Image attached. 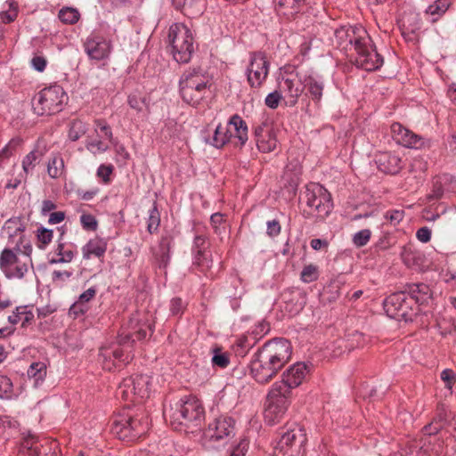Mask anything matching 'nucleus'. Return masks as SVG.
<instances>
[{
	"label": "nucleus",
	"mask_w": 456,
	"mask_h": 456,
	"mask_svg": "<svg viewBox=\"0 0 456 456\" xmlns=\"http://www.w3.org/2000/svg\"><path fill=\"white\" fill-rule=\"evenodd\" d=\"M31 259L20 257L12 248H5L0 253V269L7 279H23Z\"/></svg>",
	"instance_id": "ddd939ff"
},
{
	"label": "nucleus",
	"mask_w": 456,
	"mask_h": 456,
	"mask_svg": "<svg viewBox=\"0 0 456 456\" xmlns=\"http://www.w3.org/2000/svg\"><path fill=\"white\" fill-rule=\"evenodd\" d=\"M305 443L306 436L305 430L298 426H295L281 434L275 449L279 450L284 455L298 456L304 453Z\"/></svg>",
	"instance_id": "2eb2a0df"
},
{
	"label": "nucleus",
	"mask_w": 456,
	"mask_h": 456,
	"mask_svg": "<svg viewBox=\"0 0 456 456\" xmlns=\"http://www.w3.org/2000/svg\"><path fill=\"white\" fill-rule=\"evenodd\" d=\"M444 428L443 424H438L433 419V421L423 428V432L426 436H432L438 434Z\"/></svg>",
	"instance_id": "69168bd1"
},
{
	"label": "nucleus",
	"mask_w": 456,
	"mask_h": 456,
	"mask_svg": "<svg viewBox=\"0 0 456 456\" xmlns=\"http://www.w3.org/2000/svg\"><path fill=\"white\" fill-rule=\"evenodd\" d=\"M249 441L247 438H242L235 446L232 447L229 456H246Z\"/></svg>",
	"instance_id": "13d9d810"
},
{
	"label": "nucleus",
	"mask_w": 456,
	"mask_h": 456,
	"mask_svg": "<svg viewBox=\"0 0 456 456\" xmlns=\"http://www.w3.org/2000/svg\"><path fill=\"white\" fill-rule=\"evenodd\" d=\"M59 19L66 24H75L80 18V13L76 8L63 7L58 14Z\"/></svg>",
	"instance_id": "79ce46f5"
},
{
	"label": "nucleus",
	"mask_w": 456,
	"mask_h": 456,
	"mask_svg": "<svg viewBox=\"0 0 456 456\" xmlns=\"http://www.w3.org/2000/svg\"><path fill=\"white\" fill-rule=\"evenodd\" d=\"M168 41L174 59L179 63H187L194 52L193 36L183 24H173L168 30Z\"/></svg>",
	"instance_id": "6e6552de"
},
{
	"label": "nucleus",
	"mask_w": 456,
	"mask_h": 456,
	"mask_svg": "<svg viewBox=\"0 0 456 456\" xmlns=\"http://www.w3.org/2000/svg\"><path fill=\"white\" fill-rule=\"evenodd\" d=\"M63 234L64 231L61 228V232L58 240V244L54 252L55 255L59 256V261H63L64 263H70L76 255V251L69 248H66L65 244L61 242Z\"/></svg>",
	"instance_id": "58836bf2"
},
{
	"label": "nucleus",
	"mask_w": 456,
	"mask_h": 456,
	"mask_svg": "<svg viewBox=\"0 0 456 456\" xmlns=\"http://www.w3.org/2000/svg\"><path fill=\"white\" fill-rule=\"evenodd\" d=\"M303 87H305L310 98L316 105H319L323 95L325 82L323 77L317 74L311 72L305 75L302 80Z\"/></svg>",
	"instance_id": "412c9836"
},
{
	"label": "nucleus",
	"mask_w": 456,
	"mask_h": 456,
	"mask_svg": "<svg viewBox=\"0 0 456 456\" xmlns=\"http://www.w3.org/2000/svg\"><path fill=\"white\" fill-rule=\"evenodd\" d=\"M20 139H12L1 151L0 159H8L12 155L16 148L20 144Z\"/></svg>",
	"instance_id": "bf43d9fd"
},
{
	"label": "nucleus",
	"mask_w": 456,
	"mask_h": 456,
	"mask_svg": "<svg viewBox=\"0 0 456 456\" xmlns=\"http://www.w3.org/2000/svg\"><path fill=\"white\" fill-rule=\"evenodd\" d=\"M84 48L91 60L102 61L110 56L112 45L111 42L103 36L92 33L84 42Z\"/></svg>",
	"instance_id": "6ab92c4d"
},
{
	"label": "nucleus",
	"mask_w": 456,
	"mask_h": 456,
	"mask_svg": "<svg viewBox=\"0 0 456 456\" xmlns=\"http://www.w3.org/2000/svg\"><path fill=\"white\" fill-rule=\"evenodd\" d=\"M449 177L444 175L443 177H438L433 183V189L431 192L428 195L429 200H439L444 196V194L448 191V190L444 187V185L448 183Z\"/></svg>",
	"instance_id": "ea45409f"
},
{
	"label": "nucleus",
	"mask_w": 456,
	"mask_h": 456,
	"mask_svg": "<svg viewBox=\"0 0 456 456\" xmlns=\"http://www.w3.org/2000/svg\"><path fill=\"white\" fill-rule=\"evenodd\" d=\"M47 151L45 144L38 141L35 148L29 151L22 159V172L27 175H32L37 165L42 160Z\"/></svg>",
	"instance_id": "b1692460"
},
{
	"label": "nucleus",
	"mask_w": 456,
	"mask_h": 456,
	"mask_svg": "<svg viewBox=\"0 0 456 456\" xmlns=\"http://www.w3.org/2000/svg\"><path fill=\"white\" fill-rule=\"evenodd\" d=\"M86 149L94 155H96L107 151L109 146L101 140H93L86 143Z\"/></svg>",
	"instance_id": "4d7b16f0"
},
{
	"label": "nucleus",
	"mask_w": 456,
	"mask_h": 456,
	"mask_svg": "<svg viewBox=\"0 0 456 456\" xmlns=\"http://www.w3.org/2000/svg\"><path fill=\"white\" fill-rule=\"evenodd\" d=\"M235 434V421L229 416H219L208 424L205 436L210 441L226 443Z\"/></svg>",
	"instance_id": "dca6fc26"
},
{
	"label": "nucleus",
	"mask_w": 456,
	"mask_h": 456,
	"mask_svg": "<svg viewBox=\"0 0 456 456\" xmlns=\"http://www.w3.org/2000/svg\"><path fill=\"white\" fill-rule=\"evenodd\" d=\"M64 160L60 153L52 154L47 163V174L53 179H57L65 175Z\"/></svg>",
	"instance_id": "72a5a7b5"
},
{
	"label": "nucleus",
	"mask_w": 456,
	"mask_h": 456,
	"mask_svg": "<svg viewBox=\"0 0 456 456\" xmlns=\"http://www.w3.org/2000/svg\"><path fill=\"white\" fill-rule=\"evenodd\" d=\"M151 333V324L149 322L132 318L128 327L122 330L115 341L100 348L99 363L103 370L109 371L120 364L128 363L133 359L132 349L135 340H142Z\"/></svg>",
	"instance_id": "f257e3e1"
},
{
	"label": "nucleus",
	"mask_w": 456,
	"mask_h": 456,
	"mask_svg": "<svg viewBox=\"0 0 456 456\" xmlns=\"http://www.w3.org/2000/svg\"><path fill=\"white\" fill-rule=\"evenodd\" d=\"M9 4V9L6 11H3L0 12V18L3 22L4 23H11L12 22L18 15V9L17 5L14 2H7Z\"/></svg>",
	"instance_id": "6e6d98bb"
},
{
	"label": "nucleus",
	"mask_w": 456,
	"mask_h": 456,
	"mask_svg": "<svg viewBox=\"0 0 456 456\" xmlns=\"http://www.w3.org/2000/svg\"><path fill=\"white\" fill-rule=\"evenodd\" d=\"M87 131V126L81 120H73L70 123L69 129V138L72 142H76L80 139Z\"/></svg>",
	"instance_id": "a19ab883"
},
{
	"label": "nucleus",
	"mask_w": 456,
	"mask_h": 456,
	"mask_svg": "<svg viewBox=\"0 0 456 456\" xmlns=\"http://www.w3.org/2000/svg\"><path fill=\"white\" fill-rule=\"evenodd\" d=\"M27 375L29 379H33V381H34L33 386L35 387H37L40 383H42L44 381V379L46 376L45 364L41 362H33L29 366L28 370L27 371Z\"/></svg>",
	"instance_id": "e433bc0d"
},
{
	"label": "nucleus",
	"mask_w": 456,
	"mask_h": 456,
	"mask_svg": "<svg viewBox=\"0 0 456 456\" xmlns=\"http://www.w3.org/2000/svg\"><path fill=\"white\" fill-rule=\"evenodd\" d=\"M30 63L35 70L43 72L45 69L47 61L44 56L36 55L31 59Z\"/></svg>",
	"instance_id": "774afa93"
},
{
	"label": "nucleus",
	"mask_w": 456,
	"mask_h": 456,
	"mask_svg": "<svg viewBox=\"0 0 456 456\" xmlns=\"http://www.w3.org/2000/svg\"><path fill=\"white\" fill-rule=\"evenodd\" d=\"M151 377L135 374L123 379L118 387L117 395L125 401L136 402L149 397L151 387Z\"/></svg>",
	"instance_id": "9d476101"
},
{
	"label": "nucleus",
	"mask_w": 456,
	"mask_h": 456,
	"mask_svg": "<svg viewBox=\"0 0 456 456\" xmlns=\"http://www.w3.org/2000/svg\"><path fill=\"white\" fill-rule=\"evenodd\" d=\"M305 0H278V12L286 16H292L300 12Z\"/></svg>",
	"instance_id": "c9c22d12"
},
{
	"label": "nucleus",
	"mask_w": 456,
	"mask_h": 456,
	"mask_svg": "<svg viewBox=\"0 0 456 456\" xmlns=\"http://www.w3.org/2000/svg\"><path fill=\"white\" fill-rule=\"evenodd\" d=\"M387 316L398 321H412L418 314V306L406 291H398L388 296L383 303Z\"/></svg>",
	"instance_id": "1a4fd4ad"
},
{
	"label": "nucleus",
	"mask_w": 456,
	"mask_h": 456,
	"mask_svg": "<svg viewBox=\"0 0 456 456\" xmlns=\"http://www.w3.org/2000/svg\"><path fill=\"white\" fill-rule=\"evenodd\" d=\"M164 416H168L170 424L175 429L182 427H198L204 419L205 411L200 401L195 396H184L181 398L168 411H164Z\"/></svg>",
	"instance_id": "7ed1b4c3"
},
{
	"label": "nucleus",
	"mask_w": 456,
	"mask_h": 456,
	"mask_svg": "<svg viewBox=\"0 0 456 456\" xmlns=\"http://www.w3.org/2000/svg\"><path fill=\"white\" fill-rule=\"evenodd\" d=\"M97 289L91 287L78 297L77 300L70 306L69 314L75 317L85 314L89 310L88 303L95 297Z\"/></svg>",
	"instance_id": "cd10ccee"
},
{
	"label": "nucleus",
	"mask_w": 456,
	"mask_h": 456,
	"mask_svg": "<svg viewBox=\"0 0 456 456\" xmlns=\"http://www.w3.org/2000/svg\"><path fill=\"white\" fill-rule=\"evenodd\" d=\"M73 273L71 271H53L52 273V281L53 283L58 285H62L65 281H67L71 276Z\"/></svg>",
	"instance_id": "e2e57ef3"
},
{
	"label": "nucleus",
	"mask_w": 456,
	"mask_h": 456,
	"mask_svg": "<svg viewBox=\"0 0 456 456\" xmlns=\"http://www.w3.org/2000/svg\"><path fill=\"white\" fill-rule=\"evenodd\" d=\"M291 354V345L286 338H274L265 343L250 362L252 378L257 383H267L290 360Z\"/></svg>",
	"instance_id": "f03ea898"
},
{
	"label": "nucleus",
	"mask_w": 456,
	"mask_h": 456,
	"mask_svg": "<svg viewBox=\"0 0 456 456\" xmlns=\"http://www.w3.org/2000/svg\"><path fill=\"white\" fill-rule=\"evenodd\" d=\"M12 395V383L7 376L0 375V398H11Z\"/></svg>",
	"instance_id": "603ef678"
},
{
	"label": "nucleus",
	"mask_w": 456,
	"mask_h": 456,
	"mask_svg": "<svg viewBox=\"0 0 456 456\" xmlns=\"http://www.w3.org/2000/svg\"><path fill=\"white\" fill-rule=\"evenodd\" d=\"M210 86V77L200 68L187 69L179 79V91L182 99L193 107L200 104Z\"/></svg>",
	"instance_id": "20e7f679"
},
{
	"label": "nucleus",
	"mask_w": 456,
	"mask_h": 456,
	"mask_svg": "<svg viewBox=\"0 0 456 456\" xmlns=\"http://www.w3.org/2000/svg\"><path fill=\"white\" fill-rule=\"evenodd\" d=\"M160 224V214L157 208L156 203L153 204L151 208L149 210L147 219V231L150 233H153L158 231Z\"/></svg>",
	"instance_id": "c03bdc74"
},
{
	"label": "nucleus",
	"mask_w": 456,
	"mask_h": 456,
	"mask_svg": "<svg viewBox=\"0 0 456 456\" xmlns=\"http://www.w3.org/2000/svg\"><path fill=\"white\" fill-rule=\"evenodd\" d=\"M26 224L20 217L8 219L3 228L2 232L7 236L8 243L13 245L20 237H24Z\"/></svg>",
	"instance_id": "393cba45"
},
{
	"label": "nucleus",
	"mask_w": 456,
	"mask_h": 456,
	"mask_svg": "<svg viewBox=\"0 0 456 456\" xmlns=\"http://www.w3.org/2000/svg\"><path fill=\"white\" fill-rule=\"evenodd\" d=\"M82 255L84 259H90L91 257H102L107 250V242L100 238L91 239L86 243L82 248Z\"/></svg>",
	"instance_id": "c85d7f7f"
},
{
	"label": "nucleus",
	"mask_w": 456,
	"mask_h": 456,
	"mask_svg": "<svg viewBox=\"0 0 456 456\" xmlns=\"http://www.w3.org/2000/svg\"><path fill=\"white\" fill-rule=\"evenodd\" d=\"M232 137V131H230L227 126L218 124L214 129L212 134L208 137H205L204 140L207 143L220 149L226 144Z\"/></svg>",
	"instance_id": "7c9ffc66"
},
{
	"label": "nucleus",
	"mask_w": 456,
	"mask_h": 456,
	"mask_svg": "<svg viewBox=\"0 0 456 456\" xmlns=\"http://www.w3.org/2000/svg\"><path fill=\"white\" fill-rule=\"evenodd\" d=\"M256 141L258 150L262 152H271L276 149L278 144L274 131L266 132L265 135Z\"/></svg>",
	"instance_id": "4c0bfd02"
},
{
	"label": "nucleus",
	"mask_w": 456,
	"mask_h": 456,
	"mask_svg": "<svg viewBox=\"0 0 456 456\" xmlns=\"http://www.w3.org/2000/svg\"><path fill=\"white\" fill-rule=\"evenodd\" d=\"M405 291L414 300L418 307L419 305L427 303L431 296L430 288L424 283L410 284Z\"/></svg>",
	"instance_id": "2f4dec72"
},
{
	"label": "nucleus",
	"mask_w": 456,
	"mask_h": 456,
	"mask_svg": "<svg viewBox=\"0 0 456 456\" xmlns=\"http://www.w3.org/2000/svg\"><path fill=\"white\" fill-rule=\"evenodd\" d=\"M320 276L319 268L314 264L304 266L301 271L300 279L304 283H311L318 280Z\"/></svg>",
	"instance_id": "49530a36"
},
{
	"label": "nucleus",
	"mask_w": 456,
	"mask_h": 456,
	"mask_svg": "<svg viewBox=\"0 0 456 456\" xmlns=\"http://www.w3.org/2000/svg\"><path fill=\"white\" fill-rule=\"evenodd\" d=\"M371 236V232L370 229H362L353 236V243L357 248H362L370 241Z\"/></svg>",
	"instance_id": "3c124183"
},
{
	"label": "nucleus",
	"mask_w": 456,
	"mask_h": 456,
	"mask_svg": "<svg viewBox=\"0 0 456 456\" xmlns=\"http://www.w3.org/2000/svg\"><path fill=\"white\" fill-rule=\"evenodd\" d=\"M68 96L58 85L41 90L32 99V108L38 116L53 115L60 112L66 104Z\"/></svg>",
	"instance_id": "0eeeda50"
},
{
	"label": "nucleus",
	"mask_w": 456,
	"mask_h": 456,
	"mask_svg": "<svg viewBox=\"0 0 456 456\" xmlns=\"http://www.w3.org/2000/svg\"><path fill=\"white\" fill-rule=\"evenodd\" d=\"M37 238L39 242L38 247L40 248H45L53 238V231L45 227H40L37 230Z\"/></svg>",
	"instance_id": "09e8293b"
},
{
	"label": "nucleus",
	"mask_w": 456,
	"mask_h": 456,
	"mask_svg": "<svg viewBox=\"0 0 456 456\" xmlns=\"http://www.w3.org/2000/svg\"><path fill=\"white\" fill-rule=\"evenodd\" d=\"M300 200L307 207L303 210L305 218H325L332 210L330 193L320 183H312L305 187Z\"/></svg>",
	"instance_id": "423d86ee"
},
{
	"label": "nucleus",
	"mask_w": 456,
	"mask_h": 456,
	"mask_svg": "<svg viewBox=\"0 0 456 456\" xmlns=\"http://www.w3.org/2000/svg\"><path fill=\"white\" fill-rule=\"evenodd\" d=\"M400 256L403 264L409 268L416 271H422L425 267V255L421 251L416 249L411 244L404 245L402 248Z\"/></svg>",
	"instance_id": "4be33fe9"
},
{
	"label": "nucleus",
	"mask_w": 456,
	"mask_h": 456,
	"mask_svg": "<svg viewBox=\"0 0 456 456\" xmlns=\"http://www.w3.org/2000/svg\"><path fill=\"white\" fill-rule=\"evenodd\" d=\"M213 353L211 360L213 366L224 369L229 365L230 358L227 353L222 352L219 348H215Z\"/></svg>",
	"instance_id": "8fccbe9b"
},
{
	"label": "nucleus",
	"mask_w": 456,
	"mask_h": 456,
	"mask_svg": "<svg viewBox=\"0 0 456 456\" xmlns=\"http://www.w3.org/2000/svg\"><path fill=\"white\" fill-rule=\"evenodd\" d=\"M227 127L230 131L232 129L234 131V134L232 136L238 140L240 146H243L247 142L248 139V126L240 116L238 114L232 116L229 119Z\"/></svg>",
	"instance_id": "c756f323"
},
{
	"label": "nucleus",
	"mask_w": 456,
	"mask_h": 456,
	"mask_svg": "<svg viewBox=\"0 0 456 456\" xmlns=\"http://www.w3.org/2000/svg\"><path fill=\"white\" fill-rule=\"evenodd\" d=\"M355 65L367 71L379 69L383 65L382 56L377 53L369 36L354 40Z\"/></svg>",
	"instance_id": "9b49d317"
},
{
	"label": "nucleus",
	"mask_w": 456,
	"mask_h": 456,
	"mask_svg": "<svg viewBox=\"0 0 456 456\" xmlns=\"http://www.w3.org/2000/svg\"><path fill=\"white\" fill-rule=\"evenodd\" d=\"M453 419L454 415L446 407L441 405L437 408V412L436 417L434 418V420L436 421L438 424H443L444 428H445L446 426H452Z\"/></svg>",
	"instance_id": "de8ad7c7"
},
{
	"label": "nucleus",
	"mask_w": 456,
	"mask_h": 456,
	"mask_svg": "<svg viewBox=\"0 0 456 456\" xmlns=\"http://www.w3.org/2000/svg\"><path fill=\"white\" fill-rule=\"evenodd\" d=\"M391 132L394 140L405 148L420 150L430 147L429 139L415 134L399 123L391 126Z\"/></svg>",
	"instance_id": "f3484780"
},
{
	"label": "nucleus",
	"mask_w": 456,
	"mask_h": 456,
	"mask_svg": "<svg viewBox=\"0 0 456 456\" xmlns=\"http://www.w3.org/2000/svg\"><path fill=\"white\" fill-rule=\"evenodd\" d=\"M378 168L386 174L396 175L403 167L402 159L390 152H383L376 157Z\"/></svg>",
	"instance_id": "5701e85b"
},
{
	"label": "nucleus",
	"mask_w": 456,
	"mask_h": 456,
	"mask_svg": "<svg viewBox=\"0 0 456 456\" xmlns=\"http://www.w3.org/2000/svg\"><path fill=\"white\" fill-rule=\"evenodd\" d=\"M185 304L180 297H174L170 301V312L174 316H179L183 313Z\"/></svg>",
	"instance_id": "0e129e2a"
},
{
	"label": "nucleus",
	"mask_w": 456,
	"mask_h": 456,
	"mask_svg": "<svg viewBox=\"0 0 456 456\" xmlns=\"http://www.w3.org/2000/svg\"><path fill=\"white\" fill-rule=\"evenodd\" d=\"M302 84L300 80L289 77L281 76L278 78L277 87L283 95L287 105L293 107L297 103L304 90Z\"/></svg>",
	"instance_id": "aec40b11"
},
{
	"label": "nucleus",
	"mask_w": 456,
	"mask_h": 456,
	"mask_svg": "<svg viewBox=\"0 0 456 456\" xmlns=\"http://www.w3.org/2000/svg\"><path fill=\"white\" fill-rule=\"evenodd\" d=\"M80 223L84 229L95 231L97 228V221L93 215L83 214L80 216Z\"/></svg>",
	"instance_id": "680f3d73"
},
{
	"label": "nucleus",
	"mask_w": 456,
	"mask_h": 456,
	"mask_svg": "<svg viewBox=\"0 0 456 456\" xmlns=\"http://www.w3.org/2000/svg\"><path fill=\"white\" fill-rule=\"evenodd\" d=\"M205 0H172L173 6L185 16H200L205 10Z\"/></svg>",
	"instance_id": "a878e982"
},
{
	"label": "nucleus",
	"mask_w": 456,
	"mask_h": 456,
	"mask_svg": "<svg viewBox=\"0 0 456 456\" xmlns=\"http://www.w3.org/2000/svg\"><path fill=\"white\" fill-rule=\"evenodd\" d=\"M270 70V62L263 52L250 53L249 63L245 74L249 86L259 89L266 81Z\"/></svg>",
	"instance_id": "f8f14e48"
},
{
	"label": "nucleus",
	"mask_w": 456,
	"mask_h": 456,
	"mask_svg": "<svg viewBox=\"0 0 456 456\" xmlns=\"http://www.w3.org/2000/svg\"><path fill=\"white\" fill-rule=\"evenodd\" d=\"M368 36L362 27H341L335 30V37L339 45L348 42L354 47V40Z\"/></svg>",
	"instance_id": "bb28decb"
},
{
	"label": "nucleus",
	"mask_w": 456,
	"mask_h": 456,
	"mask_svg": "<svg viewBox=\"0 0 456 456\" xmlns=\"http://www.w3.org/2000/svg\"><path fill=\"white\" fill-rule=\"evenodd\" d=\"M404 216V211L402 209L388 210L385 214L386 219H387L392 225L398 224Z\"/></svg>",
	"instance_id": "052dcab7"
},
{
	"label": "nucleus",
	"mask_w": 456,
	"mask_h": 456,
	"mask_svg": "<svg viewBox=\"0 0 456 456\" xmlns=\"http://www.w3.org/2000/svg\"><path fill=\"white\" fill-rule=\"evenodd\" d=\"M451 0H436L425 10V13L431 17V21H437L451 6Z\"/></svg>",
	"instance_id": "f704fd0d"
},
{
	"label": "nucleus",
	"mask_w": 456,
	"mask_h": 456,
	"mask_svg": "<svg viewBox=\"0 0 456 456\" xmlns=\"http://www.w3.org/2000/svg\"><path fill=\"white\" fill-rule=\"evenodd\" d=\"M114 171V167L111 164H102L98 167L96 175L100 178L104 184L110 183V175Z\"/></svg>",
	"instance_id": "864d4df0"
},
{
	"label": "nucleus",
	"mask_w": 456,
	"mask_h": 456,
	"mask_svg": "<svg viewBox=\"0 0 456 456\" xmlns=\"http://www.w3.org/2000/svg\"><path fill=\"white\" fill-rule=\"evenodd\" d=\"M284 99L283 95L277 88L273 92L268 94L265 99V104L272 110H275L278 108L281 101Z\"/></svg>",
	"instance_id": "5fc2aeb1"
},
{
	"label": "nucleus",
	"mask_w": 456,
	"mask_h": 456,
	"mask_svg": "<svg viewBox=\"0 0 456 456\" xmlns=\"http://www.w3.org/2000/svg\"><path fill=\"white\" fill-rule=\"evenodd\" d=\"M193 264L198 265L202 272L208 270L212 265L210 253L206 250L199 249L194 253Z\"/></svg>",
	"instance_id": "37998d69"
},
{
	"label": "nucleus",
	"mask_w": 456,
	"mask_h": 456,
	"mask_svg": "<svg viewBox=\"0 0 456 456\" xmlns=\"http://www.w3.org/2000/svg\"><path fill=\"white\" fill-rule=\"evenodd\" d=\"M307 365L304 362H297L285 370L281 380L273 384L277 386L278 390L290 395L291 389L298 387L305 378Z\"/></svg>",
	"instance_id": "a211bd4d"
},
{
	"label": "nucleus",
	"mask_w": 456,
	"mask_h": 456,
	"mask_svg": "<svg viewBox=\"0 0 456 456\" xmlns=\"http://www.w3.org/2000/svg\"><path fill=\"white\" fill-rule=\"evenodd\" d=\"M34 319L33 312L28 305H20L15 308L11 315L8 316V322L12 324H17L21 322L23 328L27 327Z\"/></svg>",
	"instance_id": "473e14b6"
},
{
	"label": "nucleus",
	"mask_w": 456,
	"mask_h": 456,
	"mask_svg": "<svg viewBox=\"0 0 456 456\" xmlns=\"http://www.w3.org/2000/svg\"><path fill=\"white\" fill-rule=\"evenodd\" d=\"M150 428L149 415L143 411L132 414L124 410L114 416L111 432L120 440L134 441L145 434Z\"/></svg>",
	"instance_id": "39448f33"
},
{
	"label": "nucleus",
	"mask_w": 456,
	"mask_h": 456,
	"mask_svg": "<svg viewBox=\"0 0 456 456\" xmlns=\"http://www.w3.org/2000/svg\"><path fill=\"white\" fill-rule=\"evenodd\" d=\"M12 249L19 255L22 254L24 256V259H30L33 248L30 241L24 236L20 237V239L17 240L13 244Z\"/></svg>",
	"instance_id": "a18cd8bd"
},
{
	"label": "nucleus",
	"mask_w": 456,
	"mask_h": 456,
	"mask_svg": "<svg viewBox=\"0 0 456 456\" xmlns=\"http://www.w3.org/2000/svg\"><path fill=\"white\" fill-rule=\"evenodd\" d=\"M441 379L445 383V387L452 389L455 380V373L451 369H445L441 373Z\"/></svg>",
	"instance_id": "338daca9"
},
{
	"label": "nucleus",
	"mask_w": 456,
	"mask_h": 456,
	"mask_svg": "<svg viewBox=\"0 0 456 456\" xmlns=\"http://www.w3.org/2000/svg\"><path fill=\"white\" fill-rule=\"evenodd\" d=\"M289 396L279 391L277 386H272L265 409V419L268 425H274L283 418L289 406Z\"/></svg>",
	"instance_id": "4468645a"
}]
</instances>
